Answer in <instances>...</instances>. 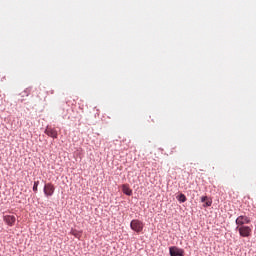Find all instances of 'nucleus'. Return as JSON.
I'll return each instance as SVG.
<instances>
[{"instance_id": "nucleus-11", "label": "nucleus", "mask_w": 256, "mask_h": 256, "mask_svg": "<svg viewBox=\"0 0 256 256\" xmlns=\"http://www.w3.org/2000/svg\"><path fill=\"white\" fill-rule=\"evenodd\" d=\"M20 95L21 97H29L31 95V87L26 88Z\"/></svg>"}, {"instance_id": "nucleus-8", "label": "nucleus", "mask_w": 256, "mask_h": 256, "mask_svg": "<svg viewBox=\"0 0 256 256\" xmlns=\"http://www.w3.org/2000/svg\"><path fill=\"white\" fill-rule=\"evenodd\" d=\"M201 203L203 204L204 208L211 207L213 205V199L209 198V196H201L200 198Z\"/></svg>"}, {"instance_id": "nucleus-5", "label": "nucleus", "mask_w": 256, "mask_h": 256, "mask_svg": "<svg viewBox=\"0 0 256 256\" xmlns=\"http://www.w3.org/2000/svg\"><path fill=\"white\" fill-rule=\"evenodd\" d=\"M169 255L170 256H185V250L179 248L177 246H170L169 247Z\"/></svg>"}, {"instance_id": "nucleus-10", "label": "nucleus", "mask_w": 256, "mask_h": 256, "mask_svg": "<svg viewBox=\"0 0 256 256\" xmlns=\"http://www.w3.org/2000/svg\"><path fill=\"white\" fill-rule=\"evenodd\" d=\"M177 201H179V203H185L187 201V196H185V194L183 193H179L176 196Z\"/></svg>"}, {"instance_id": "nucleus-1", "label": "nucleus", "mask_w": 256, "mask_h": 256, "mask_svg": "<svg viewBox=\"0 0 256 256\" xmlns=\"http://www.w3.org/2000/svg\"><path fill=\"white\" fill-rule=\"evenodd\" d=\"M145 227V224L143 223V221L139 220V219H133L130 222V229L132 231H134L135 233H141L143 231Z\"/></svg>"}, {"instance_id": "nucleus-9", "label": "nucleus", "mask_w": 256, "mask_h": 256, "mask_svg": "<svg viewBox=\"0 0 256 256\" xmlns=\"http://www.w3.org/2000/svg\"><path fill=\"white\" fill-rule=\"evenodd\" d=\"M122 193H124V195H127L128 197H131V195H133V190L130 189L129 184H123Z\"/></svg>"}, {"instance_id": "nucleus-6", "label": "nucleus", "mask_w": 256, "mask_h": 256, "mask_svg": "<svg viewBox=\"0 0 256 256\" xmlns=\"http://www.w3.org/2000/svg\"><path fill=\"white\" fill-rule=\"evenodd\" d=\"M44 133L45 135H48V137H51L52 139H57L59 137V133L57 132V130L49 126L46 127Z\"/></svg>"}, {"instance_id": "nucleus-13", "label": "nucleus", "mask_w": 256, "mask_h": 256, "mask_svg": "<svg viewBox=\"0 0 256 256\" xmlns=\"http://www.w3.org/2000/svg\"><path fill=\"white\" fill-rule=\"evenodd\" d=\"M71 235H73L76 238L80 237V234H79V232L77 230H71Z\"/></svg>"}, {"instance_id": "nucleus-2", "label": "nucleus", "mask_w": 256, "mask_h": 256, "mask_svg": "<svg viewBox=\"0 0 256 256\" xmlns=\"http://www.w3.org/2000/svg\"><path fill=\"white\" fill-rule=\"evenodd\" d=\"M235 231L239 232L240 237H251V233H253L250 226H236Z\"/></svg>"}, {"instance_id": "nucleus-3", "label": "nucleus", "mask_w": 256, "mask_h": 256, "mask_svg": "<svg viewBox=\"0 0 256 256\" xmlns=\"http://www.w3.org/2000/svg\"><path fill=\"white\" fill-rule=\"evenodd\" d=\"M251 223V218L246 215H240L236 218L235 224L237 227H244L245 225H249Z\"/></svg>"}, {"instance_id": "nucleus-12", "label": "nucleus", "mask_w": 256, "mask_h": 256, "mask_svg": "<svg viewBox=\"0 0 256 256\" xmlns=\"http://www.w3.org/2000/svg\"><path fill=\"white\" fill-rule=\"evenodd\" d=\"M32 191H34V193H37L39 191V181H34Z\"/></svg>"}, {"instance_id": "nucleus-4", "label": "nucleus", "mask_w": 256, "mask_h": 256, "mask_svg": "<svg viewBox=\"0 0 256 256\" xmlns=\"http://www.w3.org/2000/svg\"><path fill=\"white\" fill-rule=\"evenodd\" d=\"M43 193L45 197H53V194L55 193V185L46 183L43 188Z\"/></svg>"}, {"instance_id": "nucleus-7", "label": "nucleus", "mask_w": 256, "mask_h": 256, "mask_svg": "<svg viewBox=\"0 0 256 256\" xmlns=\"http://www.w3.org/2000/svg\"><path fill=\"white\" fill-rule=\"evenodd\" d=\"M3 221H5L8 227H13V225H15V221H17V218H15L14 215H4Z\"/></svg>"}]
</instances>
